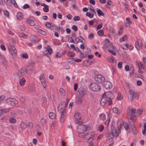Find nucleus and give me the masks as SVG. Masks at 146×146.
<instances>
[{
    "mask_svg": "<svg viewBox=\"0 0 146 146\" xmlns=\"http://www.w3.org/2000/svg\"><path fill=\"white\" fill-rule=\"evenodd\" d=\"M98 33L99 36H102L103 35L104 32L102 30H101L98 31Z\"/></svg>",
    "mask_w": 146,
    "mask_h": 146,
    "instance_id": "42",
    "label": "nucleus"
},
{
    "mask_svg": "<svg viewBox=\"0 0 146 146\" xmlns=\"http://www.w3.org/2000/svg\"><path fill=\"white\" fill-rule=\"evenodd\" d=\"M123 63L121 62H119L117 64L118 67L120 69H121L122 67Z\"/></svg>",
    "mask_w": 146,
    "mask_h": 146,
    "instance_id": "49",
    "label": "nucleus"
},
{
    "mask_svg": "<svg viewBox=\"0 0 146 146\" xmlns=\"http://www.w3.org/2000/svg\"><path fill=\"white\" fill-rule=\"evenodd\" d=\"M95 81L97 82L102 84L105 81V78L104 76L101 74H98L94 77Z\"/></svg>",
    "mask_w": 146,
    "mask_h": 146,
    "instance_id": "7",
    "label": "nucleus"
},
{
    "mask_svg": "<svg viewBox=\"0 0 146 146\" xmlns=\"http://www.w3.org/2000/svg\"><path fill=\"white\" fill-rule=\"evenodd\" d=\"M77 101L78 103H82L83 100L80 98H77Z\"/></svg>",
    "mask_w": 146,
    "mask_h": 146,
    "instance_id": "59",
    "label": "nucleus"
},
{
    "mask_svg": "<svg viewBox=\"0 0 146 146\" xmlns=\"http://www.w3.org/2000/svg\"><path fill=\"white\" fill-rule=\"evenodd\" d=\"M63 67L64 69H68L70 68L69 65L67 63L65 64L64 65Z\"/></svg>",
    "mask_w": 146,
    "mask_h": 146,
    "instance_id": "52",
    "label": "nucleus"
},
{
    "mask_svg": "<svg viewBox=\"0 0 146 146\" xmlns=\"http://www.w3.org/2000/svg\"><path fill=\"white\" fill-rule=\"evenodd\" d=\"M45 27L47 29H50L51 28V27L52 26V25H51L50 23L49 22H46L45 24Z\"/></svg>",
    "mask_w": 146,
    "mask_h": 146,
    "instance_id": "33",
    "label": "nucleus"
},
{
    "mask_svg": "<svg viewBox=\"0 0 146 146\" xmlns=\"http://www.w3.org/2000/svg\"><path fill=\"white\" fill-rule=\"evenodd\" d=\"M17 18L18 20H21L23 19V15L21 12H18L17 15Z\"/></svg>",
    "mask_w": 146,
    "mask_h": 146,
    "instance_id": "20",
    "label": "nucleus"
},
{
    "mask_svg": "<svg viewBox=\"0 0 146 146\" xmlns=\"http://www.w3.org/2000/svg\"><path fill=\"white\" fill-rule=\"evenodd\" d=\"M9 50L12 55H16L17 53L16 48L13 46L10 45L9 46Z\"/></svg>",
    "mask_w": 146,
    "mask_h": 146,
    "instance_id": "14",
    "label": "nucleus"
},
{
    "mask_svg": "<svg viewBox=\"0 0 146 146\" xmlns=\"http://www.w3.org/2000/svg\"><path fill=\"white\" fill-rule=\"evenodd\" d=\"M133 127V129L132 131L133 133L135 135H136L137 134V132H136V128L135 126H132Z\"/></svg>",
    "mask_w": 146,
    "mask_h": 146,
    "instance_id": "53",
    "label": "nucleus"
},
{
    "mask_svg": "<svg viewBox=\"0 0 146 146\" xmlns=\"http://www.w3.org/2000/svg\"><path fill=\"white\" fill-rule=\"evenodd\" d=\"M99 117L101 120L104 121L106 119V115L104 113H102L99 115Z\"/></svg>",
    "mask_w": 146,
    "mask_h": 146,
    "instance_id": "27",
    "label": "nucleus"
},
{
    "mask_svg": "<svg viewBox=\"0 0 146 146\" xmlns=\"http://www.w3.org/2000/svg\"><path fill=\"white\" fill-rule=\"evenodd\" d=\"M88 142L89 144L88 146H93L94 144L93 142V140H89L88 141Z\"/></svg>",
    "mask_w": 146,
    "mask_h": 146,
    "instance_id": "51",
    "label": "nucleus"
},
{
    "mask_svg": "<svg viewBox=\"0 0 146 146\" xmlns=\"http://www.w3.org/2000/svg\"><path fill=\"white\" fill-rule=\"evenodd\" d=\"M117 131L114 128L111 127V132L108 133L106 135V136L109 138V139H112L115 135L116 137L118 136L120 133V128L122 126V124L120 122L118 121L117 122Z\"/></svg>",
    "mask_w": 146,
    "mask_h": 146,
    "instance_id": "1",
    "label": "nucleus"
},
{
    "mask_svg": "<svg viewBox=\"0 0 146 146\" xmlns=\"http://www.w3.org/2000/svg\"><path fill=\"white\" fill-rule=\"evenodd\" d=\"M27 125L30 128H32L33 127V123L31 122H29L27 124Z\"/></svg>",
    "mask_w": 146,
    "mask_h": 146,
    "instance_id": "45",
    "label": "nucleus"
},
{
    "mask_svg": "<svg viewBox=\"0 0 146 146\" xmlns=\"http://www.w3.org/2000/svg\"><path fill=\"white\" fill-rule=\"evenodd\" d=\"M69 57H73L74 56V53L72 52H69L67 53Z\"/></svg>",
    "mask_w": 146,
    "mask_h": 146,
    "instance_id": "43",
    "label": "nucleus"
},
{
    "mask_svg": "<svg viewBox=\"0 0 146 146\" xmlns=\"http://www.w3.org/2000/svg\"><path fill=\"white\" fill-rule=\"evenodd\" d=\"M68 103H66L64 101L62 102L60 104L58 107V111L62 110L63 109H65V108L67 106Z\"/></svg>",
    "mask_w": 146,
    "mask_h": 146,
    "instance_id": "11",
    "label": "nucleus"
},
{
    "mask_svg": "<svg viewBox=\"0 0 146 146\" xmlns=\"http://www.w3.org/2000/svg\"><path fill=\"white\" fill-rule=\"evenodd\" d=\"M20 36L21 37H23L24 38H26L27 35L24 34V33H20L19 34Z\"/></svg>",
    "mask_w": 146,
    "mask_h": 146,
    "instance_id": "60",
    "label": "nucleus"
},
{
    "mask_svg": "<svg viewBox=\"0 0 146 146\" xmlns=\"http://www.w3.org/2000/svg\"><path fill=\"white\" fill-rule=\"evenodd\" d=\"M77 49L78 52H79L80 55L82 57V58H84V54L79 49V48H77Z\"/></svg>",
    "mask_w": 146,
    "mask_h": 146,
    "instance_id": "48",
    "label": "nucleus"
},
{
    "mask_svg": "<svg viewBox=\"0 0 146 146\" xmlns=\"http://www.w3.org/2000/svg\"><path fill=\"white\" fill-rule=\"evenodd\" d=\"M29 89L31 92H32L34 91L35 90V88L33 86H30L29 87Z\"/></svg>",
    "mask_w": 146,
    "mask_h": 146,
    "instance_id": "58",
    "label": "nucleus"
},
{
    "mask_svg": "<svg viewBox=\"0 0 146 146\" xmlns=\"http://www.w3.org/2000/svg\"><path fill=\"white\" fill-rule=\"evenodd\" d=\"M52 52V49L50 48V46H48L46 50L44 52V54H51Z\"/></svg>",
    "mask_w": 146,
    "mask_h": 146,
    "instance_id": "19",
    "label": "nucleus"
},
{
    "mask_svg": "<svg viewBox=\"0 0 146 146\" xmlns=\"http://www.w3.org/2000/svg\"><path fill=\"white\" fill-rule=\"evenodd\" d=\"M122 96L120 94H118L117 97L118 100H121L122 99Z\"/></svg>",
    "mask_w": 146,
    "mask_h": 146,
    "instance_id": "56",
    "label": "nucleus"
},
{
    "mask_svg": "<svg viewBox=\"0 0 146 146\" xmlns=\"http://www.w3.org/2000/svg\"><path fill=\"white\" fill-rule=\"evenodd\" d=\"M106 103H108V99L107 98L103 96V97L100 102V104L102 106H103L106 104Z\"/></svg>",
    "mask_w": 146,
    "mask_h": 146,
    "instance_id": "17",
    "label": "nucleus"
},
{
    "mask_svg": "<svg viewBox=\"0 0 146 146\" xmlns=\"http://www.w3.org/2000/svg\"><path fill=\"white\" fill-rule=\"evenodd\" d=\"M25 79L24 78H22L20 80L19 82V84L21 86H23L25 85Z\"/></svg>",
    "mask_w": 146,
    "mask_h": 146,
    "instance_id": "25",
    "label": "nucleus"
},
{
    "mask_svg": "<svg viewBox=\"0 0 146 146\" xmlns=\"http://www.w3.org/2000/svg\"><path fill=\"white\" fill-rule=\"evenodd\" d=\"M127 37L126 35H125L120 39V42L122 43L127 39Z\"/></svg>",
    "mask_w": 146,
    "mask_h": 146,
    "instance_id": "26",
    "label": "nucleus"
},
{
    "mask_svg": "<svg viewBox=\"0 0 146 146\" xmlns=\"http://www.w3.org/2000/svg\"><path fill=\"white\" fill-rule=\"evenodd\" d=\"M48 7L49 6L48 5L45 6V7L43 8V11L46 13L48 12L49 11Z\"/></svg>",
    "mask_w": 146,
    "mask_h": 146,
    "instance_id": "38",
    "label": "nucleus"
},
{
    "mask_svg": "<svg viewBox=\"0 0 146 146\" xmlns=\"http://www.w3.org/2000/svg\"><path fill=\"white\" fill-rule=\"evenodd\" d=\"M40 123L41 126L43 127L46 125V119L44 118H42L40 120Z\"/></svg>",
    "mask_w": 146,
    "mask_h": 146,
    "instance_id": "22",
    "label": "nucleus"
},
{
    "mask_svg": "<svg viewBox=\"0 0 146 146\" xmlns=\"http://www.w3.org/2000/svg\"><path fill=\"white\" fill-rule=\"evenodd\" d=\"M86 15L90 18H93L94 17V14H91L90 12H88L86 13Z\"/></svg>",
    "mask_w": 146,
    "mask_h": 146,
    "instance_id": "36",
    "label": "nucleus"
},
{
    "mask_svg": "<svg viewBox=\"0 0 146 146\" xmlns=\"http://www.w3.org/2000/svg\"><path fill=\"white\" fill-rule=\"evenodd\" d=\"M103 96H104L107 98L108 99V104L110 105L112 104V100L113 99L114 96L113 93L110 91H108L105 92L103 95Z\"/></svg>",
    "mask_w": 146,
    "mask_h": 146,
    "instance_id": "3",
    "label": "nucleus"
},
{
    "mask_svg": "<svg viewBox=\"0 0 146 146\" xmlns=\"http://www.w3.org/2000/svg\"><path fill=\"white\" fill-rule=\"evenodd\" d=\"M20 127L22 129H25L27 127V124L24 122H22L20 124Z\"/></svg>",
    "mask_w": 146,
    "mask_h": 146,
    "instance_id": "24",
    "label": "nucleus"
},
{
    "mask_svg": "<svg viewBox=\"0 0 146 146\" xmlns=\"http://www.w3.org/2000/svg\"><path fill=\"white\" fill-rule=\"evenodd\" d=\"M9 121L10 123L11 124H14L16 121V119L13 117L10 118L9 119Z\"/></svg>",
    "mask_w": 146,
    "mask_h": 146,
    "instance_id": "29",
    "label": "nucleus"
},
{
    "mask_svg": "<svg viewBox=\"0 0 146 146\" xmlns=\"http://www.w3.org/2000/svg\"><path fill=\"white\" fill-rule=\"evenodd\" d=\"M27 22L31 26H34L35 25L34 21L31 19H27Z\"/></svg>",
    "mask_w": 146,
    "mask_h": 146,
    "instance_id": "21",
    "label": "nucleus"
},
{
    "mask_svg": "<svg viewBox=\"0 0 146 146\" xmlns=\"http://www.w3.org/2000/svg\"><path fill=\"white\" fill-rule=\"evenodd\" d=\"M77 127V129L78 132L79 133H83L87 131L88 129V126L86 125H80L79 124Z\"/></svg>",
    "mask_w": 146,
    "mask_h": 146,
    "instance_id": "6",
    "label": "nucleus"
},
{
    "mask_svg": "<svg viewBox=\"0 0 146 146\" xmlns=\"http://www.w3.org/2000/svg\"><path fill=\"white\" fill-rule=\"evenodd\" d=\"M85 137L88 140H93L95 138V135L94 133L92 132L88 133L85 135Z\"/></svg>",
    "mask_w": 146,
    "mask_h": 146,
    "instance_id": "10",
    "label": "nucleus"
},
{
    "mask_svg": "<svg viewBox=\"0 0 146 146\" xmlns=\"http://www.w3.org/2000/svg\"><path fill=\"white\" fill-rule=\"evenodd\" d=\"M49 116L51 119H53L55 117V114L53 112H50L49 114Z\"/></svg>",
    "mask_w": 146,
    "mask_h": 146,
    "instance_id": "28",
    "label": "nucleus"
},
{
    "mask_svg": "<svg viewBox=\"0 0 146 146\" xmlns=\"http://www.w3.org/2000/svg\"><path fill=\"white\" fill-rule=\"evenodd\" d=\"M123 125L124 126L126 130H127L129 127L128 124L125 122H123Z\"/></svg>",
    "mask_w": 146,
    "mask_h": 146,
    "instance_id": "46",
    "label": "nucleus"
},
{
    "mask_svg": "<svg viewBox=\"0 0 146 146\" xmlns=\"http://www.w3.org/2000/svg\"><path fill=\"white\" fill-rule=\"evenodd\" d=\"M38 33L41 34V35H46V33L44 31H43L41 29H38Z\"/></svg>",
    "mask_w": 146,
    "mask_h": 146,
    "instance_id": "41",
    "label": "nucleus"
},
{
    "mask_svg": "<svg viewBox=\"0 0 146 146\" xmlns=\"http://www.w3.org/2000/svg\"><path fill=\"white\" fill-rule=\"evenodd\" d=\"M104 128V126L101 125L98 127V129L100 132H101L103 130Z\"/></svg>",
    "mask_w": 146,
    "mask_h": 146,
    "instance_id": "47",
    "label": "nucleus"
},
{
    "mask_svg": "<svg viewBox=\"0 0 146 146\" xmlns=\"http://www.w3.org/2000/svg\"><path fill=\"white\" fill-rule=\"evenodd\" d=\"M60 95L62 96H64L65 94V91L62 88H60Z\"/></svg>",
    "mask_w": 146,
    "mask_h": 146,
    "instance_id": "35",
    "label": "nucleus"
},
{
    "mask_svg": "<svg viewBox=\"0 0 146 146\" xmlns=\"http://www.w3.org/2000/svg\"><path fill=\"white\" fill-rule=\"evenodd\" d=\"M139 93L138 92H135L132 90H129L128 95V98L129 101L132 102L133 99H138L139 97Z\"/></svg>",
    "mask_w": 146,
    "mask_h": 146,
    "instance_id": "2",
    "label": "nucleus"
},
{
    "mask_svg": "<svg viewBox=\"0 0 146 146\" xmlns=\"http://www.w3.org/2000/svg\"><path fill=\"white\" fill-rule=\"evenodd\" d=\"M142 42L141 40L138 39L135 43V47L137 50H140L142 48Z\"/></svg>",
    "mask_w": 146,
    "mask_h": 146,
    "instance_id": "13",
    "label": "nucleus"
},
{
    "mask_svg": "<svg viewBox=\"0 0 146 146\" xmlns=\"http://www.w3.org/2000/svg\"><path fill=\"white\" fill-rule=\"evenodd\" d=\"M130 72L129 74L130 76H133L135 73V70L133 67L131 66L130 68Z\"/></svg>",
    "mask_w": 146,
    "mask_h": 146,
    "instance_id": "23",
    "label": "nucleus"
},
{
    "mask_svg": "<svg viewBox=\"0 0 146 146\" xmlns=\"http://www.w3.org/2000/svg\"><path fill=\"white\" fill-rule=\"evenodd\" d=\"M40 80L42 85L44 88L46 87V83L45 79V77L44 76V74H41L40 76Z\"/></svg>",
    "mask_w": 146,
    "mask_h": 146,
    "instance_id": "12",
    "label": "nucleus"
},
{
    "mask_svg": "<svg viewBox=\"0 0 146 146\" xmlns=\"http://www.w3.org/2000/svg\"><path fill=\"white\" fill-rule=\"evenodd\" d=\"M5 3L7 5L11 6V4L10 3V1L9 0H3Z\"/></svg>",
    "mask_w": 146,
    "mask_h": 146,
    "instance_id": "44",
    "label": "nucleus"
},
{
    "mask_svg": "<svg viewBox=\"0 0 146 146\" xmlns=\"http://www.w3.org/2000/svg\"><path fill=\"white\" fill-rule=\"evenodd\" d=\"M22 57L23 58L27 59L28 58V55L27 53H25L23 54Z\"/></svg>",
    "mask_w": 146,
    "mask_h": 146,
    "instance_id": "61",
    "label": "nucleus"
},
{
    "mask_svg": "<svg viewBox=\"0 0 146 146\" xmlns=\"http://www.w3.org/2000/svg\"><path fill=\"white\" fill-rule=\"evenodd\" d=\"M94 36V34L92 33H91L88 36V38L90 39H92Z\"/></svg>",
    "mask_w": 146,
    "mask_h": 146,
    "instance_id": "55",
    "label": "nucleus"
},
{
    "mask_svg": "<svg viewBox=\"0 0 146 146\" xmlns=\"http://www.w3.org/2000/svg\"><path fill=\"white\" fill-rule=\"evenodd\" d=\"M80 20V18L78 16H75L74 18V20L75 21H79Z\"/></svg>",
    "mask_w": 146,
    "mask_h": 146,
    "instance_id": "64",
    "label": "nucleus"
},
{
    "mask_svg": "<svg viewBox=\"0 0 146 146\" xmlns=\"http://www.w3.org/2000/svg\"><path fill=\"white\" fill-rule=\"evenodd\" d=\"M80 95L81 97H83L85 95V92L83 90H80L79 91Z\"/></svg>",
    "mask_w": 146,
    "mask_h": 146,
    "instance_id": "31",
    "label": "nucleus"
},
{
    "mask_svg": "<svg viewBox=\"0 0 146 146\" xmlns=\"http://www.w3.org/2000/svg\"><path fill=\"white\" fill-rule=\"evenodd\" d=\"M51 29L54 32H55L58 30V28L54 25H52L51 27Z\"/></svg>",
    "mask_w": 146,
    "mask_h": 146,
    "instance_id": "34",
    "label": "nucleus"
},
{
    "mask_svg": "<svg viewBox=\"0 0 146 146\" xmlns=\"http://www.w3.org/2000/svg\"><path fill=\"white\" fill-rule=\"evenodd\" d=\"M90 89L93 91L98 92L101 90L100 86L96 83H92L90 86Z\"/></svg>",
    "mask_w": 146,
    "mask_h": 146,
    "instance_id": "4",
    "label": "nucleus"
},
{
    "mask_svg": "<svg viewBox=\"0 0 146 146\" xmlns=\"http://www.w3.org/2000/svg\"><path fill=\"white\" fill-rule=\"evenodd\" d=\"M105 46L106 48H110L111 47H112V44L111 43L109 39L106 38L105 39Z\"/></svg>",
    "mask_w": 146,
    "mask_h": 146,
    "instance_id": "16",
    "label": "nucleus"
},
{
    "mask_svg": "<svg viewBox=\"0 0 146 146\" xmlns=\"http://www.w3.org/2000/svg\"><path fill=\"white\" fill-rule=\"evenodd\" d=\"M5 97L4 96H0V104L1 103L2 101L5 100Z\"/></svg>",
    "mask_w": 146,
    "mask_h": 146,
    "instance_id": "54",
    "label": "nucleus"
},
{
    "mask_svg": "<svg viewBox=\"0 0 146 146\" xmlns=\"http://www.w3.org/2000/svg\"><path fill=\"white\" fill-rule=\"evenodd\" d=\"M30 7L29 5L28 4H26L23 6V8L24 9H25L29 8Z\"/></svg>",
    "mask_w": 146,
    "mask_h": 146,
    "instance_id": "63",
    "label": "nucleus"
},
{
    "mask_svg": "<svg viewBox=\"0 0 146 146\" xmlns=\"http://www.w3.org/2000/svg\"><path fill=\"white\" fill-rule=\"evenodd\" d=\"M97 13L99 16H104V13L100 9H98L97 10Z\"/></svg>",
    "mask_w": 146,
    "mask_h": 146,
    "instance_id": "30",
    "label": "nucleus"
},
{
    "mask_svg": "<svg viewBox=\"0 0 146 146\" xmlns=\"http://www.w3.org/2000/svg\"><path fill=\"white\" fill-rule=\"evenodd\" d=\"M133 117L131 116L130 119H129V121L130 123L131 124V125L132 126H134V124L133 123Z\"/></svg>",
    "mask_w": 146,
    "mask_h": 146,
    "instance_id": "39",
    "label": "nucleus"
},
{
    "mask_svg": "<svg viewBox=\"0 0 146 146\" xmlns=\"http://www.w3.org/2000/svg\"><path fill=\"white\" fill-rule=\"evenodd\" d=\"M104 87L107 89H110L112 87V84L110 82L108 81L104 84Z\"/></svg>",
    "mask_w": 146,
    "mask_h": 146,
    "instance_id": "18",
    "label": "nucleus"
},
{
    "mask_svg": "<svg viewBox=\"0 0 146 146\" xmlns=\"http://www.w3.org/2000/svg\"><path fill=\"white\" fill-rule=\"evenodd\" d=\"M74 117L75 119L74 121L76 124H82V121L81 119L80 114L79 113H75Z\"/></svg>",
    "mask_w": 146,
    "mask_h": 146,
    "instance_id": "9",
    "label": "nucleus"
},
{
    "mask_svg": "<svg viewBox=\"0 0 146 146\" xmlns=\"http://www.w3.org/2000/svg\"><path fill=\"white\" fill-rule=\"evenodd\" d=\"M136 110L135 109H131V116L133 117H135L136 116L134 115L136 112Z\"/></svg>",
    "mask_w": 146,
    "mask_h": 146,
    "instance_id": "32",
    "label": "nucleus"
},
{
    "mask_svg": "<svg viewBox=\"0 0 146 146\" xmlns=\"http://www.w3.org/2000/svg\"><path fill=\"white\" fill-rule=\"evenodd\" d=\"M4 13L5 16L8 17L9 15V12L7 10H4Z\"/></svg>",
    "mask_w": 146,
    "mask_h": 146,
    "instance_id": "50",
    "label": "nucleus"
},
{
    "mask_svg": "<svg viewBox=\"0 0 146 146\" xmlns=\"http://www.w3.org/2000/svg\"><path fill=\"white\" fill-rule=\"evenodd\" d=\"M108 51L109 52L112 54L113 55H116L115 52L113 50H108Z\"/></svg>",
    "mask_w": 146,
    "mask_h": 146,
    "instance_id": "57",
    "label": "nucleus"
},
{
    "mask_svg": "<svg viewBox=\"0 0 146 146\" xmlns=\"http://www.w3.org/2000/svg\"><path fill=\"white\" fill-rule=\"evenodd\" d=\"M6 104L10 106H13L17 104L18 101L17 100L13 98H9L5 101Z\"/></svg>",
    "mask_w": 146,
    "mask_h": 146,
    "instance_id": "5",
    "label": "nucleus"
},
{
    "mask_svg": "<svg viewBox=\"0 0 146 146\" xmlns=\"http://www.w3.org/2000/svg\"><path fill=\"white\" fill-rule=\"evenodd\" d=\"M58 112L61 114V117L60 119V121L61 123H63L64 121L66 118V109H63L62 110L58 111Z\"/></svg>",
    "mask_w": 146,
    "mask_h": 146,
    "instance_id": "8",
    "label": "nucleus"
},
{
    "mask_svg": "<svg viewBox=\"0 0 146 146\" xmlns=\"http://www.w3.org/2000/svg\"><path fill=\"white\" fill-rule=\"evenodd\" d=\"M11 114L13 116H16L17 115L16 111L15 109L12 110L10 112Z\"/></svg>",
    "mask_w": 146,
    "mask_h": 146,
    "instance_id": "37",
    "label": "nucleus"
},
{
    "mask_svg": "<svg viewBox=\"0 0 146 146\" xmlns=\"http://www.w3.org/2000/svg\"><path fill=\"white\" fill-rule=\"evenodd\" d=\"M113 110L114 113H118V110L117 108L115 107L113 108Z\"/></svg>",
    "mask_w": 146,
    "mask_h": 146,
    "instance_id": "62",
    "label": "nucleus"
},
{
    "mask_svg": "<svg viewBox=\"0 0 146 146\" xmlns=\"http://www.w3.org/2000/svg\"><path fill=\"white\" fill-rule=\"evenodd\" d=\"M11 1L13 5L16 7L18 8V6L15 0H11Z\"/></svg>",
    "mask_w": 146,
    "mask_h": 146,
    "instance_id": "40",
    "label": "nucleus"
},
{
    "mask_svg": "<svg viewBox=\"0 0 146 146\" xmlns=\"http://www.w3.org/2000/svg\"><path fill=\"white\" fill-rule=\"evenodd\" d=\"M28 72V70L25 68H23L19 70L18 75L20 76H23L26 74Z\"/></svg>",
    "mask_w": 146,
    "mask_h": 146,
    "instance_id": "15",
    "label": "nucleus"
}]
</instances>
